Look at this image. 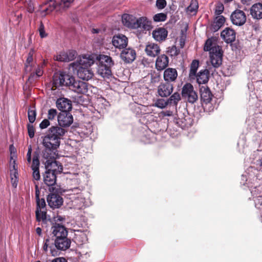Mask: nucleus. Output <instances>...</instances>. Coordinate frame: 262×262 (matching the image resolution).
<instances>
[{"mask_svg": "<svg viewBox=\"0 0 262 262\" xmlns=\"http://www.w3.org/2000/svg\"><path fill=\"white\" fill-rule=\"evenodd\" d=\"M95 62V56L88 54L82 56L79 60L71 63L70 66L77 70V75L79 78L88 81L94 76L91 66Z\"/></svg>", "mask_w": 262, "mask_h": 262, "instance_id": "obj_1", "label": "nucleus"}, {"mask_svg": "<svg viewBox=\"0 0 262 262\" xmlns=\"http://www.w3.org/2000/svg\"><path fill=\"white\" fill-rule=\"evenodd\" d=\"M204 50L209 51L210 61L214 68L219 67L222 63L223 51L221 47L216 45L212 38H208L205 42Z\"/></svg>", "mask_w": 262, "mask_h": 262, "instance_id": "obj_2", "label": "nucleus"}, {"mask_svg": "<svg viewBox=\"0 0 262 262\" xmlns=\"http://www.w3.org/2000/svg\"><path fill=\"white\" fill-rule=\"evenodd\" d=\"M123 24L130 28H141L145 30H150L152 28L151 22L145 17L137 19L132 15L124 14L122 16Z\"/></svg>", "mask_w": 262, "mask_h": 262, "instance_id": "obj_3", "label": "nucleus"}, {"mask_svg": "<svg viewBox=\"0 0 262 262\" xmlns=\"http://www.w3.org/2000/svg\"><path fill=\"white\" fill-rule=\"evenodd\" d=\"M95 62L98 65V74L103 78H108L112 75L111 67L114 64L112 58L105 55L95 56Z\"/></svg>", "mask_w": 262, "mask_h": 262, "instance_id": "obj_4", "label": "nucleus"}, {"mask_svg": "<svg viewBox=\"0 0 262 262\" xmlns=\"http://www.w3.org/2000/svg\"><path fill=\"white\" fill-rule=\"evenodd\" d=\"M74 79V77L69 73L60 71L56 72L53 76L52 90H55L62 86L69 87L70 89Z\"/></svg>", "mask_w": 262, "mask_h": 262, "instance_id": "obj_5", "label": "nucleus"}, {"mask_svg": "<svg viewBox=\"0 0 262 262\" xmlns=\"http://www.w3.org/2000/svg\"><path fill=\"white\" fill-rule=\"evenodd\" d=\"M66 132V130L60 126H52L48 129L43 139L48 138L49 139L48 141L51 142L55 146H59L60 140Z\"/></svg>", "mask_w": 262, "mask_h": 262, "instance_id": "obj_6", "label": "nucleus"}, {"mask_svg": "<svg viewBox=\"0 0 262 262\" xmlns=\"http://www.w3.org/2000/svg\"><path fill=\"white\" fill-rule=\"evenodd\" d=\"M49 140L48 138L43 139L42 144L45 149L42 151V156L47 160H51L55 159V152L59 146H55Z\"/></svg>", "mask_w": 262, "mask_h": 262, "instance_id": "obj_7", "label": "nucleus"}, {"mask_svg": "<svg viewBox=\"0 0 262 262\" xmlns=\"http://www.w3.org/2000/svg\"><path fill=\"white\" fill-rule=\"evenodd\" d=\"M182 96L190 103H194L198 99L196 92L194 90L193 85L190 83H187L183 86Z\"/></svg>", "mask_w": 262, "mask_h": 262, "instance_id": "obj_8", "label": "nucleus"}, {"mask_svg": "<svg viewBox=\"0 0 262 262\" xmlns=\"http://www.w3.org/2000/svg\"><path fill=\"white\" fill-rule=\"evenodd\" d=\"M230 19L233 25L241 26L246 23L247 17L243 11L236 9L231 13Z\"/></svg>", "mask_w": 262, "mask_h": 262, "instance_id": "obj_9", "label": "nucleus"}, {"mask_svg": "<svg viewBox=\"0 0 262 262\" xmlns=\"http://www.w3.org/2000/svg\"><path fill=\"white\" fill-rule=\"evenodd\" d=\"M46 170L52 172L56 174L61 173L63 170L62 164L55 159L51 160H46L45 162Z\"/></svg>", "mask_w": 262, "mask_h": 262, "instance_id": "obj_10", "label": "nucleus"}, {"mask_svg": "<svg viewBox=\"0 0 262 262\" xmlns=\"http://www.w3.org/2000/svg\"><path fill=\"white\" fill-rule=\"evenodd\" d=\"M173 85L171 83L163 82L158 86L157 93L161 97H167L172 94Z\"/></svg>", "mask_w": 262, "mask_h": 262, "instance_id": "obj_11", "label": "nucleus"}, {"mask_svg": "<svg viewBox=\"0 0 262 262\" xmlns=\"http://www.w3.org/2000/svg\"><path fill=\"white\" fill-rule=\"evenodd\" d=\"M88 83L80 80L76 81L74 78L70 89L76 93L85 94L88 92Z\"/></svg>", "mask_w": 262, "mask_h": 262, "instance_id": "obj_12", "label": "nucleus"}, {"mask_svg": "<svg viewBox=\"0 0 262 262\" xmlns=\"http://www.w3.org/2000/svg\"><path fill=\"white\" fill-rule=\"evenodd\" d=\"M58 122L61 127H68L73 122V116L70 112H61L58 115Z\"/></svg>", "mask_w": 262, "mask_h": 262, "instance_id": "obj_13", "label": "nucleus"}, {"mask_svg": "<svg viewBox=\"0 0 262 262\" xmlns=\"http://www.w3.org/2000/svg\"><path fill=\"white\" fill-rule=\"evenodd\" d=\"M47 202L50 207L58 208L62 205L63 199L58 194L51 193L48 195Z\"/></svg>", "mask_w": 262, "mask_h": 262, "instance_id": "obj_14", "label": "nucleus"}, {"mask_svg": "<svg viewBox=\"0 0 262 262\" xmlns=\"http://www.w3.org/2000/svg\"><path fill=\"white\" fill-rule=\"evenodd\" d=\"M112 41L115 48L121 49L127 46L128 38L124 35L119 34L113 36Z\"/></svg>", "mask_w": 262, "mask_h": 262, "instance_id": "obj_15", "label": "nucleus"}, {"mask_svg": "<svg viewBox=\"0 0 262 262\" xmlns=\"http://www.w3.org/2000/svg\"><path fill=\"white\" fill-rule=\"evenodd\" d=\"M71 244V240L67 236L54 239V246L59 250L64 251L69 249Z\"/></svg>", "mask_w": 262, "mask_h": 262, "instance_id": "obj_16", "label": "nucleus"}, {"mask_svg": "<svg viewBox=\"0 0 262 262\" xmlns=\"http://www.w3.org/2000/svg\"><path fill=\"white\" fill-rule=\"evenodd\" d=\"M221 36L226 43H231L235 40L236 32L233 29L227 27L221 33Z\"/></svg>", "mask_w": 262, "mask_h": 262, "instance_id": "obj_17", "label": "nucleus"}, {"mask_svg": "<svg viewBox=\"0 0 262 262\" xmlns=\"http://www.w3.org/2000/svg\"><path fill=\"white\" fill-rule=\"evenodd\" d=\"M57 174L46 170L43 175V182L45 184L50 186L49 190L50 191H54V188L53 186L56 184Z\"/></svg>", "mask_w": 262, "mask_h": 262, "instance_id": "obj_18", "label": "nucleus"}, {"mask_svg": "<svg viewBox=\"0 0 262 262\" xmlns=\"http://www.w3.org/2000/svg\"><path fill=\"white\" fill-rule=\"evenodd\" d=\"M56 106L61 112H69L72 108L71 101L65 98H58L56 101Z\"/></svg>", "mask_w": 262, "mask_h": 262, "instance_id": "obj_19", "label": "nucleus"}, {"mask_svg": "<svg viewBox=\"0 0 262 262\" xmlns=\"http://www.w3.org/2000/svg\"><path fill=\"white\" fill-rule=\"evenodd\" d=\"M121 57L126 63H132L136 57V52L135 50L130 48H125L121 53Z\"/></svg>", "mask_w": 262, "mask_h": 262, "instance_id": "obj_20", "label": "nucleus"}, {"mask_svg": "<svg viewBox=\"0 0 262 262\" xmlns=\"http://www.w3.org/2000/svg\"><path fill=\"white\" fill-rule=\"evenodd\" d=\"M52 233L55 238L64 237L68 235L66 228L59 224L55 223L51 228Z\"/></svg>", "mask_w": 262, "mask_h": 262, "instance_id": "obj_21", "label": "nucleus"}, {"mask_svg": "<svg viewBox=\"0 0 262 262\" xmlns=\"http://www.w3.org/2000/svg\"><path fill=\"white\" fill-rule=\"evenodd\" d=\"M161 49L159 45L152 42H148L146 45L145 52L146 55L151 57L157 56L160 53Z\"/></svg>", "mask_w": 262, "mask_h": 262, "instance_id": "obj_22", "label": "nucleus"}, {"mask_svg": "<svg viewBox=\"0 0 262 262\" xmlns=\"http://www.w3.org/2000/svg\"><path fill=\"white\" fill-rule=\"evenodd\" d=\"M200 93L201 101L208 104L211 102L213 97L210 89L207 86H202L200 88Z\"/></svg>", "mask_w": 262, "mask_h": 262, "instance_id": "obj_23", "label": "nucleus"}, {"mask_svg": "<svg viewBox=\"0 0 262 262\" xmlns=\"http://www.w3.org/2000/svg\"><path fill=\"white\" fill-rule=\"evenodd\" d=\"M44 6H47V7L41 11V14H43L44 16L51 13L55 9H56L57 11H59V6L58 3H57L55 0H49L44 2L41 6L42 7Z\"/></svg>", "mask_w": 262, "mask_h": 262, "instance_id": "obj_24", "label": "nucleus"}, {"mask_svg": "<svg viewBox=\"0 0 262 262\" xmlns=\"http://www.w3.org/2000/svg\"><path fill=\"white\" fill-rule=\"evenodd\" d=\"M250 13L252 18L255 20L262 19V4L257 3L253 4L250 9Z\"/></svg>", "mask_w": 262, "mask_h": 262, "instance_id": "obj_25", "label": "nucleus"}, {"mask_svg": "<svg viewBox=\"0 0 262 262\" xmlns=\"http://www.w3.org/2000/svg\"><path fill=\"white\" fill-rule=\"evenodd\" d=\"M39 156L37 154H34L33 157L31 168L33 170V178L36 181L39 180L40 178L39 170Z\"/></svg>", "mask_w": 262, "mask_h": 262, "instance_id": "obj_26", "label": "nucleus"}, {"mask_svg": "<svg viewBox=\"0 0 262 262\" xmlns=\"http://www.w3.org/2000/svg\"><path fill=\"white\" fill-rule=\"evenodd\" d=\"M178 77V72L176 69L168 68L164 72L163 78L165 82L171 83L175 82Z\"/></svg>", "mask_w": 262, "mask_h": 262, "instance_id": "obj_27", "label": "nucleus"}, {"mask_svg": "<svg viewBox=\"0 0 262 262\" xmlns=\"http://www.w3.org/2000/svg\"><path fill=\"white\" fill-rule=\"evenodd\" d=\"M169 58L165 54L158 56L156 61V68L158 71H162L165 69L168 66Z\"/></svg>", "mask_w": 262, "mask_h": 262, "instance_id": "obj_28", "label": "nucleus"}, {"mask_svg": "<svg viewBox=\"0 0 262 262\" xmlns=\"http://www.w3.org/2000/svg\"><path fill=\"white\" fill-rule=\"evenodd\" d=\"M152 34L156 40L162 41L166 38L168 32L164 28H158L153 31Z\"/></svg>", "mask_w": 262, "mask_h": 262, "instance_id": "obj_29", "label": "nucleus"}, {"mask_svg": "<svg viewBox=\"0 0 262 262\" xmlns=\"http://www.w3.org/2000/svg\"><path fill=\"white\" fill-rule=\"evenodd\" d=\"M209 71L207 69L202 70L196 75L195 79L199 84H206L209 79Z\"/></svg>", "mask_w": 262, "mask_h": 262, "instance_id": "obj_30", "label": "nucleus"}, {"mask_svg": "<svg viewBox=\"0 0 262 262\" xmlns=\"http://www.w3.org/2000/svg\"><path fill=\"white\" fill-rule=\"evenodd\" d=\"M176 123L184 129L190 127L193 124V120L188 115L181 118L178 116V118L176 119Z\"/></svg>", "mask_w": 262, "mask_h": 262, "instance_id": "obj_31", "label": "nucleus"}, {"mask_svg": "<svg viewBox=\"0 0 262 262\" xmlns=\"http://www.w3.org/2000/svg\"><path fill=\"white\" fill-rule=\"evenodd\" d=\"M73 241L77 245H82L88 241L86 233L81 230L75 231Z\"/></svg>", "mask_w": 262, "mask_h": 262, "instance_id": "obj_32", "label": "nucleus"}, {"mask_svg": "<svg viewBox=\"0 0 262 262\" xmlns=\"http://www.w3.org/2000/svg\"><path fill=\"white\" fill-rule=\"evenodd\" d=\"M226 19L223 15L217 16L211 25V29L213 31L219 30L224 24Z\"/></svg>", "mask_w": 262, "mask_h": 262, "instance_id": "obj_33", "label": "nucleus"}, {"mask_svg": "<svg viewBox=\"0 0 262 262\" xmlns=\"http://www.w3.org/2000/svg\"><path fill=\"white\" fill-rule=\"evenodd\" d=\"M199 66V61L196 59H194L191 62L190 66V70L189 72V77L191 79H195L197 70Z\"/></svg>", "mask_w": 262, "mask_h": 262, "instance_id": "obj_34", "label": "nucleus"}, {"mask_svg": "<svg viewBox=\"0 0 262 262\" xmlns=\"http://www.w3.org/2000/svg\"><path fill=\"white\" fill-rule=\"evenodd\" d=\"M181 100L180 94L178 92H175L167 99L169 105L177 107L179 102Z\"/></svg>", "mask_w": 262, "mask_h": 262, "instance_id": "obj_35", "label": "nucleus"}, {"mask_svg": "<svg viewBox=\"0 0 262 262\" xmlns=\"http://www.w3.org/2000/svg\"><path fill=\"white\" fill-rule=\"evenodd\" d=\"M199 8V3L196 0H191L190 5L186 8V12L191 15H195Z\"/></svg>", "mask_w": 262, "mask_h": 262, "instance_id": "obj_36", "label": "nucleus"}, {"mask_svg": "<svg viewBox=\"0 0 262 262\" xmlns=\"http://www.w3.org/2000/svg\"><path fill=\"white\" fill-rule=\"evenodd\" d=\"M34 54V50L31 49L28 54V57L25 63V72L27 73L30 72L31 71V67L32 66L33 62V56Z\"/></svg>", "mask_w": 262, "mask_h": 262, "instance_id": "obj_37", "label": "nucleus"}, {"mask_svg": "<svg viewBox=\"0 0 262 262\" xmlns=\"http://www.w3.org/2000/svg\"><path fill=\"white\" fill-rule=\"evenodd\" d=\"M50 240L49 238H47L45 240V242L44 245L43 246V250L45 252H47L48 250V247L50 249V252L52 255L56 256L58 255V251L54 248L53 243L50 244Z\"/></svg>", "mask_w": 262, "mask_h": 262, "instance_id": "obj_38", "label": "nucleus"}, {"mask_svg": "<svg viewBox=\"0 0 262 262\" xmlns=\"http://www.w3.org/2000/svg\"><path fill=\"white\" fill-rule=\"evenodd\" d=\"M36 111L35 105L30 106L28 110V117L30 123H33L36 120Z\"/></svg>", "mask_w": 262, "mask_h": 262, "instance_id": "obj_39", "label": "nucleus"}, {"mask_svg": "<svg viewBox=\"0 0 262 262\" xmlns=\"http://www.w3.org/2000/svg\"><path fill=\"white\" fill-rule=\"evenodd\" d=\"M74 0H60L58 3V11L66 10L71 6Z\"/></svg>", "mask_w": 262, "mask_h": 262, "instance_id": "obj_40", "label": "nucleus"}, {"mask_svg": "<svg viewBox=\"0 0 262 262\" xmlns=\"http://www.w3.org/2000/svg\"><path fill=\"white\" fill-rule=\"evenodd\" d=\"M36 219L38 222L41 221L45 222L47 219V211L46 209L45 210H40L38 211L36 210L35 211Z\"/></svg>", "mask_w": 262, "mask_h": 262, "instance_id": "obj_41", "label": "nucleus"}, {"mask_svg": "<svg viewBox=\"0 0 262 262\" xmlns=\"http://www.w3.org/2000/svg\"><path fill=\"white\" fill-rule=\"evenodd\" d=\"M43 74V70L42 67L40 66H38L37 68L36 69L35 72H32L30 74L29 79H34V78H37L41 76H42Z\"/></svg>", "mask_w": 262, "mask_h": 262, "instance_id": "obj_42", "label": "nucleus"}, {"mask_svg": "<svg viewBox=\"0 0 262 262\" xmlns=\"http://www.w3.org/2000/svg\"><path fill=\"white\" fill-rule=\"evenodd\" d=\"M167 18V14L164 13H157L153 16V19L155 22L164 21Z\"/></svg>", "mask_w": 262, "mask_h": 262, "instance_id": "obj_43", "label": "nucleus"}, {"mask_svg": "<svg viewBox=\"0 0 262 262\" xmlns=\"http://www.w3.org/2000/svg\"><path fill=\"white\" fill-rule=\"evenodd\" d=\"M169 105L167 99L165 100L162 98L158 99L155 102V106L160 108H163Z\"/></svg>", "mask_w": 262, "mask_h": 262, "instance_id": "obj_44", "label": "nucleus"}, {"mask_svg": "<svg viewBox=\"0 0 262 262\" xmlns=\"http://www.w3.org/2000/svg\"><path fill=\"white\" fill-rule=\"evenodd\" d=\"M224 10V6L221 2H218L215 6L214 14L215 15H220Z\"/></svg>", "mask_w": 262, "mask_h": 262, "instance_id": "obj_45", "label": "nucleus"}, {"mask_svg": "<svg viewBox=\"0 0 262 262\" xmlns=\"http://www.w3.org/2000/svg\"><path fill=\"white\" fill-rule=\"evenodd\" d=\"M67 56L66 52H61L59 54L54 56V59L58 61L67 62Z\"/></svg>", "mask_w": 262, "mask_h": 262, "instance_id": "obj_46", "label": "nucleus"}, {"mask_svg": "<svg viewBox=\"0 0 262 262\" xmlns=\"http://www.w3.org/2000/svg\"><path fill=\"white\" fill-rule=\"evenodd\" d=\"M36 209L38 211L40 210H45L46 209V202L44 199L36 200Z\"/></svg>", "mask_w": 262, "mask_h": 262, "instance_id": "obj_47", "label": "nucleus"}, {"mask_svg": "<svg viewBox=\"0 0 262 262\" xmlns=\"http://www.w3.org/2000/svg\"><path fill=\"white\" fill-rule=\"evenodd\" d=\"M167 5L166 0H157L156 2V7L159 10L163 9Z\"/></svg>", "mask_w": 262, "mask_h": 262, "instance_id": "obj_48", "label": "nucleus"}, {"mask_svg": "<svg viewBox=\"0 0 262 262\" xmlns=\"http://www.w3.org/2000/svg\"><path fill=\"white\" fill-rule=\"evenodd\" d=\"M66 54H67V56H66L67 58V62L72 61L76 58V52L75 51L70 50L66 52Z\"/></svg>", "mask_w": 262, "mask_h": 262, "instance_id": "obj_49", "label": "nucleus"}, {"mask_svg": "<svg viewBox=\"0 0 262 262\" xmlns=\"http://www.w3.org/2000/svg\"><path fill=\"white\" fill-rule=\"evenodd\" d=\"M167 52L169 53L171 56H176L179 54L180 51L176 46H173L171 48H168Z\"/></svg>", "mask_w": 262, "mask_h": 262, "instance_id": "obj_50", "label": "nucleus"}, {"mask_svg": "<svg viewBox=\"0 0 262 262\" xmlns=\"http://www.w3.org/2000/svg\"><path fill=\"white\" fill-rule=\"evenodd\" d=\"M28 135L30 138H33L34 137L35 128L31 124H27V125Z\"/></svg>", "mask_w": 262, "mask_h": 262, "instance_id": "obj_51", "label": "nucleus"}, {"mask_svg": "<svg viewBox=\"0 0 262 262\" xmlns=\"http://www.w3.org/2000/svg\"><path fill=\"white\" fill-rule=\"evenodd\" d=\"M57 112L55 109L51 108L48 111V118L49 120H53L57 116Z\"/></svg>", "mask_w": 262, "mask_h": 262, "instance_id": "obj_52", "label": "nucleus"}, {"mask_svg": "<svg viewBox=\"0 0 262 262\" xmlns=\"http://www.w3.org/2000/svg\"><path fill=\"white\" fill-rule=\"evenodd\" d=\"M38 30L41 38H45L47 36V34L45 32L44 25L42 22L40 23Z\"/></svg>", "mask_w": 262, "mask_h": 262, "instance_id": "obj_53", "label": "nucleus"}, {"mask_svg": "<svg viewBox=\"0 0 262 262\" xmlns=\"http://www.w3.org/2000/svg\"><path fill=\"white\" fill-rule=\"evenodd\" d=\"M50 121L49 119H44L39 124V127L41 129L46 128L48 126L50 125Z\"/></svg>", "mask_w": 262, "mask_h": 262, "instance_id": "obj_54", "label": "nucleus"}, {"mask_svg": "<svg viewBox=\"0 0 262 262\" xmlns=\"http://www.w3.org/2000/svg\"><path fill=\"white\" fill-rule=\"evenodd\" d=\"M11 182L13 187L16 188L17 186L18 179H15L12 177V170H11Z\"/></svg>", "mask_w": 262, "mask_h": 262, "instance_id": "obj_55", "label": "nucleus"}, {"mask_svg": "<svg viewBox=\"0 0 262 262\" xmlns=\"http://www.w3.org/2000/svg\"><path fill=\"white\" fill-rule=\"evenodd\" d=\"M27 10L29 13H33L34 11V7L33 4L31 2H30L28 4Z\"/></svg>", "mask_w": 262, "mask_h": 262, "instance_id": "obj_56", "label": "nucleus"}, {"mask_svg": "<svg viewBox=\"0 0 262 262\" xmlns=\"http://www.w3.org/2000/svg\"><path fill=\"white\" fill-rule=\"evenodd\" d=\"M52 262H68L64 257H57L52 260Z\"/></svg>", "mask_w": 262, "mask_h": 262, "instance_id": "obj_57", "label": "nucleus"}, {"mask_svg": "<svg viewBox=\"0 0 262 262\" xmlns=\"http://www.w3.org/2000/svg\"><path fill=\"white\" fill-rule=\"evenodd\" d=\"M35 198H36V200H39L40 199L39 198L40 191L39 190V188H38V186L37 185H35Z\"/></svg>", "mask_w": 262, "mask_h": 262, "instance_id": "obj_58", "label": "nucleus"}, {"mask_svg": "<svg viewBox=\"0 0 262 262\" xmlns=\"http://www.w3.org/2000/svg\"><path fill=\"white\" fill-rule=\"evenodd\" d=\"M252 0H241V3L243 5H249Z\"/></svg>", "mask_w": 262, "mask_h": 262, "instance_id": "obj_59", "label": "nucleus"}, {"mask_svg": "<svg viewBox=\"0 0 262 262\" xmlns=\"http://www.w3.org/2000/svg\"><path fill=\"white\" fill-rule=\"evenodd\" d=\"M31 153H32V147H31V145H30L28 147V152L27 154V157H31Z\"/></svg>", "mask_w": 262, "mask_h": 262, "instance_id": "obj_60", "label": "nucleus"}, {"mask_svg": "<svg viewBox=\"0 0 262 262\" xmlns=\"http://www.w3.org/2000/svg\"><path fill=\"white\" fill-rule=\"evenodd\" d=\"M12 164H13L12 167H13V169L14 170V171H17V165L16 163V161L15 160H14L13 161Z\"/></svg>", "mask_w": 262, "mask_h": 262, "instance_id": "obj_61", "label": "nucleus"}, {"mask_svg": "<svg viewBox=\"0 0 262 262\" xmlns=\"http://www.w3.org/2000/svg\"><path fill=\"white\" fill-rule=\"evenodd\" d=\"M41 231H42V230H41V228H40V227H37V228H36V233H37L38 235H39V236H40V235H41Z\"/></svg>", "mask_w": 262, "mask_h": 262, "instance_id": "obj_62", "label": "nucleus"}, {"mask_svg": "<svg viewBox=\"0 0 262 262\" xmlns=\"http://www.w3.org/2000/svg\"><path fill=\"white\" fill-rule=\"evenodd\" d=\"M18 172L17 171H14L13 173H12V177L15 179H18Z\"/></svg>", "mask_w": 262, "mask_h": 262, "instance_id": "obj_63", "label": "nucleus"}, {"mask_svg": "<svg viewBox=\"0 0 262 262\" xmlns=\"http://www.w3.org/2000/svg\"><path fill=\"white\" fill-rule=\"evenodd\" d=\"M73 191H75L76 193H79L80 192H81V190L78 188H74L73 189Z\"/></svg>", "mask_w": 262, "mask_h": 262, "instance_id": "obj_64", "label": "nucleus"}]
</instances>
